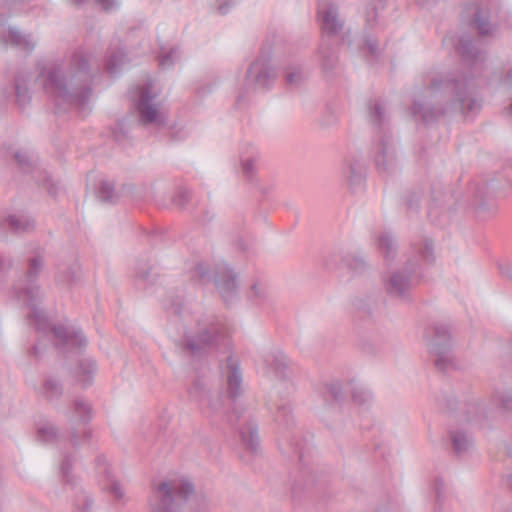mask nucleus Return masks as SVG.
<instances>
[{"label":"nucleus","instance_id":"obj_1","mask_svg":"<svg viewBox=\"0 0 512 512\" xmlns=\"http://www.w3.org/2000/svg\"><path fill=\"white\" fill-rule=\"evenodd\" d=\"M91 59L90 52L77 48L63 60L42 66L37 80L56 100L84 110L92 96Z\"/></svg>","mask_w":512,"mask_h":512},{"label":"nucleus","instance_id":"obj_2","mask_svg":"<svg viewBox=\"0 0 512 512\" xmlns=\"http://www.w3.org/2000/svg\"><path fill=\"white\" fill-rule=\"evenodd\" d=\"M481 108L474 78L452 72L447 77L433 76L424 91V102L415 100L412 113L424 122H430L449 111L459 110L462 114L475 113Z\"/></svg>","mask_w":512,"mask_h":512},{"label":"nucleus","instance_id":"obj_3","mask_svg":"<svg viewBox=\"0 0 512 512\" xmlns=\"http://www.w3.org/2000/svg\"><path fill=\"white\" fill-rule=\"evenodd\" d=\"M181 347L194 358L204 357L211 351L228 352L232 347L230 328L219 316L202 315L195 330L184 335Z\"/></svg>","mask_w":512,"mask_h":512},{"label":"nucleus","instance_id":"obj_4","mask_svg":"<svg viewBox=\"0 0 512 512\" xmlns=\"http://www.w3.org/2000/svg\"><path fill=\"white\" fill-rule=\"evenodd\" d=\"M189 501L193 512H210L207 496L195 492L194 485L188 479L163 481L153 488L150 499L151 512H180L183 503Z\"/></svg>","mask_w":512,"mask_h":512},{"label":"nucleus","instance_id":"obj_5","mask_svg":"<svg viewBox=\"0 0 512 512\" xmlns=\"http://www.w3.org/2000/svg\"><path fill=\"white\" fill-rule=\"evenodd\" d=\"M433 261V242L429 238H424L417 246H412V256L407 259L403 269L392 271L383 277L386 293L394 299L409 301L411 299L412 275L418 270L420 262L430 263Z\"/></svg>","mask_w":512,"mask_h":512},{"label":"nucleus","instance_id":"obj_6","mask_svg":"<svg viewBox=\"0 0 512 512\" xmlns=\"http://www.w3.org/2000/svg\"><path fill=\"white\" fill-rule=\"evenodd\" d=\"M43 258L37 255L29 260L28 270L25 274V283H19L15 286L16 297L30 307L29 321L37 331L45 332L48 329L47 318L43 310L38 307L37 302L41 298L39 286L35 284V279L42 271Z\"/></svg>","mask_w":512,"mask_h":512},{"label":"nucleus","instance_id":"obj_7","mask_svg":"<svg viewBox=\"0 0 512 512\" xmlns=\"http://www.w3.org/2000/svg\"><path fill=\"white\" fill-rule=\"evenodd\" d=\"M430 355L438 371L447 372L455 368L449 329L444 324H434L425 332Z\"/></svg>","mask_w":512,"mask_h":512},{"label":"nucleus","instance_id":"obj_8","mask_svg":"<svg viewBox=\"0 0 512 512\" xmlns=\"http://www.w3.org/2000/svg\"><path fill=\"white\" fill-rule=\"evenodd\" d=\"M157 93L152 92V83L148 82L139 89V99L136 102V109L139 113V120L142 124H165V116L159 112L155 100Z\"/></svg>","mask_w":512,"mask_h":512},{"label":"nucleus","instance_id":"obj_9","mask_svg":"<svg viewBox=\"0 0 512 512\" xmlns=\"http://www.w3.org/2000/svg\"><path fill=\"white\" fill-rule=\"evenodd\" d=\"M471 25L480 36H493L499 28V7L489 2L473 7Z\"/></svg>","mask_w":512,"mask_h":512},{"label":"nucleus","instance_id":"obj_10","mask_svg":"<svg viewBox=\"0 0 512 512\" xmlns=\"http://www.w3.org/2000/svg\"><path fill=\"white\" fill-rule=\"evenodd\" d=\"M318 20L322 38L331 39L339 35L345 27V20L341 17L336 3L324 0L318 5Z\"/></svg>","mask_w":512,"mask_h":512},{"label":"nucleus","instance_id":"obj_11","mask_svg":"<svg viewBox=\"0 0 512 512\" xmlns=\"http://www.w3.org/2000/svg\"><path fill=\"white\" fill-rule=\"evenodd\" d=\"M276 73L270 65V57L261 54L248 68L246 88L248 90L264 89L275 79Z\"/></svg>","mask_w":512,"mask_h":512},{"label":"nucleus","instance_id":"obj_12","mask_svg":"<svg viewBox=\"0 0 512 512\" xmlns=\"http://www.w3.org/2000/svg\"><path fill=\"white\" fill-rule=\"evenodd\" d=\"M457 51L464 62L471 67V72L475 76H482L487 68L484 53L476 48L473 40L469 36H462L459 39Z\"/></svg>","mask_w":512,"mask_h":512},{"label":"nucleus","instance_id":"obj_13","mask_svg":"<svg viewBox=\"0 0 512 512\" xmlns=\"http://www.w3.org/2000/svg\"><path fill=\"white\" fill-rule=\"evenodd\" d=\"M236 274L225 263L216 265L214 272V283L222 299L228 303L237 294Z\"/></svg>","mask_w":512,"mask_h":512},{"label":"nucleus","instance_id":"obj_14","mask_svg":"<svg viewBox=\"0 0 512 512\" xmlns=\"http://www.w3.org/2000/svg\"><path fill=\"white\" fill-rule=\"evenodd\" d=\"M343 175L352 192L360 190L365 181V167L362 158L354 154L347 156L343 161Z\"/></svg>","mask_w":512,"mask_h":512},{"label":"nucleus","instance_id":"obj_15","mask_svg":"<svg viewBox=\"0 0 512 512\" xmlns=\"http://www.w3.org/2000/svg\"><path fill=\"white\" fill-rule=\"evenodd\" d=\"M51 330L56 339V347L63 352L71 349H81L86 346L87 341L81 331L61 325L54 326Z\"/></svg>","mask_w":512,"mask_h":512},{"label":"nucleus","instance_id":"obj_16","mask_svg":"<svg viewBox=\"0 0 512 512\" xmlns=\"http://www.w3.org/2000/svg\"><path fill=\"white\" fill-rule=\"evenodd\" d=\"M267 367L275 377L279 380L280 386H283L286 395H289L293 390V383L290 380L288 373V364L282 354H272L265 359Z\"/></svg>","mask_w":512,"mask_h":512},{"label":"nucleus","instance_id":"obj_17","mask_svg":"<svg viewBox=\"0 0 512 512\" xmlns=\"http://www.w3.org/2000/svg\"><path fill=\"white\" fill-rule=\"evenodd\" d=\"M375 162L379 170L388 171L396 164L395 148L390 135L385 132L379 137Z\"/></svg>","mask_w":512,"mask_h":512},{"label":"nucleus","instance_id":"obj_18","mask_svg":"<svg viewBox=\"0 0 512 512\" xmlns=\"http://www.w3.org/2000/svg\"><path fill=\"white\" fill-rule=\"evenodd\" d=\"M223 373L227 379L229 396L232 400H235L242 393V373L238 359L232 355L228 356Z\"/></svg>","mask_w":512,"mask_h":512},{"label":"nucleus","instance_id":"obj_19","mask_svg":"<svg viewBox=\"0 0 512 512\" xmlns=\"http://www.w3.org/2000/svg\"><path fill=\"white\" fill-rule=\"evenodd\" d=\"M339 48L331 39L321 38L318 49L319 61L325 72H331L338 64Z\"/></svg>","mask_w":512,"mask_h":512},{"label":"nucleus","instance_id":"obj_20","mask_svg":"<svg viewBox=\"0 0 512 512\" xmlns=\"http://www.w3.org/2000/svg\"><path fill=\"white\" fill-rule=\"evenodd\" d=\"M3 42L28 53L33 51L36 46V41L31 34H24L14 27L8 29L7 35L3 37Z\"/></svg>","mask_w":512,"mask_h":512},{"label":"nucleus","instance_id":"obj_21","mask_svg":"<svg viewBox=\"0 0 512 512\" xmlns=\"http://www.w3.org/2000/svg\"><path fill=\"white\" fill-rule=\"evenodd\" d=\"M449 437L452 451L457 457L466 455L473 447V438L465 430H450Z\"/></svg>","mask_w":512,"mask_h":512},{"label":"nucleus","instance_id":"obj_22","mask_svg":"<svg viewBox=\"0 0 512 512\" xmlns=\"http://www.w3.org/2000/svg\"><path fill=\"white\" fill-rule=\"evenodd\" d=\"M64 393L63 384L54 376H47L38 388V394L48 402L58 401Z\"/></svg>","mask_w":512,"mask_h":512},{"label":"nucleus","instance_id":"obj_23","mask_svg":"<svg viewBox=\"0 0 512 512\" xmlns=\"http://www.w3.org/2000/svg\"><path fill=\"white\" fill-rule=\"evenodd\" d=\"M30 75L26 72H20L15 76L14 80V93L16 103L19 107H25L31 100L28 83Z\"/></svg>","mask_w":512,"mask_h":512},{"label":"nucleus","instance_id":"obj_24","mask_svg":"<svg viewBox=\"0 0 512 512\" xmlns=\"http://www.w3.org/2000/svg\"><path fill=\"white\" fill-rule=\"evenodd\" d=\"M76 461V453L75 452H62V458L59 464V472L61 476V480L64 484L74 486L76 485L77 478L73 474V465Z\"/></svg>","mask_w":512,"mask_h":512},{"label":"nucleus","instance_id":"obj_25","mask_svg":"<svg viewBox=\"0 0 512 512\" xmlns=\"http://www.w3.org/2000/svg\"><path fill=\"white\" fill-rule=\"evenodd\" d=\"M355 312L361 317L372 318L378 307L377 299L372 295L357 296L352 300Z\"/></svg>","mask_w":512,"mask_h":512},{"label":"nucleus","instance_id":"obj_26","mask_svg":"<svg viewBox=\"0 0 512 512\" xmlns=\"http://www.w3.org/2000/svg\"><path fill=\"white\" fill-rule=\"evenodd\" d=\"M240 436L244 447L252 453L260 449L257 425L253 421H247L244 428L240 430Z\"/></svg>","mask_w":512,"mask_h":512},{"label":"nucleus","instance_id":"obj_27","mask_svg":"<svg viewBox=\"0 0 512 512\" xmlns=\"http://www.w3.org/2000/svg\"><path fill=\"white\" fill-rule=\"evenodd\" d=\"M2 225H7L12 232L20 234L32 231L35 228V221L24 215H9L3 220Z\"/></svg>","mask_w":512,"mask_h":512},{"label":"nucleus","instance_id":"obj_28","mask_svg":"<svg viewBox=\"0 0 512 512\" xmlns=\"http://www.w3.org/2000/svg\"><path fill=\"white\" fill-rule=\"evenodd\" d=\"M459 414L462 420L473 422L481 419L485 415V409L478 400H472L461 404Z\"/></svg>","mask_w":512,"mask_h":512},{"label":"nucleus","instance_id":"obj_29","mask_svg":"<svg viewBox=\"0 0 512 512\" xmlns=\"http://www.w3.org/2000/svg\"><path fill=\"white\" fill-rule=\"evenodd\" d=\"M81 278V268L80 265L76 262L71 265L63 266L59 269L57 274V281L64 285L71 286L80 281Z\"/></svg>","mask_w":512,"mask_h":512},{"label":"nucleus","instance_id":"obj_30","mask_svg":"<svg viewBox=\"0 0 512 512\" xmlns=\"http://www.w3.org/2000/svg\"><path fill=\"white\" fill-rule=\"evenodd\" d=\"M92 437V430L87 425L81 428L71 426L67 431V441L73 448H78L82 443L88 442Z\"/></svg>","mask_w":512,"mask_h":512},{"label":"nucleus","instance_id":"obj_31","mask_svg":"<svg viewBox=\"0 0 512 512\" xmlns=\"http://www.w3.org/2000/svg\"><path fill=\"white\" fill-rule=\"evenodd\" d=\"M73 412L78 418L79 425H88L92 418V406L82 398L74 400Z\"/></svg>","mask_w":512,"mask_h":512},{"label":"nucleus","instance_id":"obj_32","mask_svg":"<svg viewBox=\"0 0 512 512\" xmlns=\"http://www.w3.org/2000/svg\"><path fill=\"white\" fill-rule=\"evenodd\" d=\"M378 248L386 260L391 261L395 258L397 245L388 232H384L379 236Z\"/></svg>","mask_w":512,"mask_h":512},{"label":"nucleus","instance_id":"obj_33","mask_svg":"<svg viewBox=\"0 0 512 512\" xmlns=\"http://www.w3.org/2000/svg\"><path fill=\"white\" fill-rule=\"evenodd\" d=\"M105 476L107 483L105 489L113 495L114 499L118 502L124 503L126 501L125 490L121 483L114 477L108 469H105Z\"/></svg>","mask_w":512,"mask_h":512},{"label":"nucleus","instance_id":"obj_34","mask_svg":"<svg viewBox=\"0 0 512 512\" xmlns=\"http://www.w3.org/2000/svg\"><path fill=\"white\" fill-rule=\"evenodd\" d=\"M95 369L96 364L90 359L82 360L79 363L77 378L83 387H87L92 384Z\"/></svg>","mask_w":512,"mask_h":512},{"label":"nucleus","instance_id":"obj_35","mask_svg":"<svg viewBox=\"0 0 512 512\" xmlns=\"http://www.w3.org/2000/svg\"><path fill=\"white\" fill-rule=\"evenodd\" d=\"M383 9V4L379 2H371L366 7L365 22L366 29H373L379 24V11Z\"/></svg>","mask_w":512,"mask_h":512},{"label":"nucleus","instance_id":"obj_36","mask_svg":"<svg viewBox=\"0 0 512 512\" xmlns=\"http://www.w3.org/2000/svg\"><path fill=\"white\" fill-rule=\"evenodd\" d=\"M125 53L122 49L112 50L109 52L106 69L110 74H116L125 61Z\"/></svg>","mask_w":512,"mask_h":512},{"label":"nucleus","instance_id":"obj_37","mask_svg":"<svg viewBox=\"0 0 512 512\" xmlns=\"http://www.w3.org/2000/svg\"><path fill=\"white\" fill-rule=\"evenodd\" d=\"M37 435L40 441L44 443H53L58 440L60 433L54 424L46 423L38 428Z\"/></svg>","mask_w":512,"mask_h":512},{"label":"nucleus","instance_id":"obj_38","mask_svg":"<svg viewBox=\"0 0 512 512\" xmlns=\"http://www.w3.org/2000/svg\"><path fill=\"white\" fill-rule=\"evenodd\" d=\"M98 197L105 203H114L118 198L117 193L114 190V185L107 181H103L101 183Z\"/></svg>","mask_w":512,"mask_h":512},{"label":"nucleus","instance_id":"obj_39","mask_svg":"<svg viewBox=\"0 0 512 512\" xmlns=\"http://www.w3.org/2000/svg\"><path fill=\"white\" fill-rule=\"evenodd\" d=\"M275 421L285 427H289L292 424L293 417L288 403H282L277 407Z\"/></svg>","mask_w":512,"mask_h":512},{"label":"nucleus","instance_id":"obj_40","mask_svg":"<svg viewBox=\"0 0 512 512\" xmlns=\"http://www.w3.org/2000/svg\"><path fill=\"white\" fill-rule=\"evenodd\" d=\"M14 158L19 166V168L24 173H30L34 170L36 161L29 157L26 152L16 151L14 153Z\"/></svg>","mask_w":512,"mask_h":512},{"label":"nucleus","instance_id":"obj_41","mask_svg":"<svg viewBox=\"0 0 512 512\" xmlns=\"http://www.w3.org/2000/svg\"><path fill=\"white\" fill-rule=\"evenodd\" d=\"M370 120L371 122L381 128L382 125L384 124L385 122V110L384 108L382 107V105L378 102V101H375L373 103V105L370 107Z\"/></svg>","mask_w":512,"mask_h":512},{"label":"nucleus","instance_id":"obj_42","mask_svg":"<svg viewBox=\"0 0 512 512\" xmlns=\"http://www.w3.org/2000/svg\"><path fill=\"white\" fill-rule=\"evenodd\" d=\"M361 48L366 49L374 58H377L380 55L378 40L370 34H365L363 36V44Z\"/></svg>","mask_w":512,"mask_h":512},{"label":"nucleus","instance_id":"obj_43","mask_svg":"<svg viewBox=\"0 0 512 512\" xmlns=\"http://www.w3.org/2000/svg\"><path fill=\"white\" fill-rule=\"evenodd\" d=\"M327 394L337 403L344 400L342 386L338 381H332L325 384Z\"/></svg>","mask_w":512,"mask_h":512},{"label":"nucleus","instance_id":"obj_44","mask_svg":"<svg viewBox=\"0 0 512 512\" xmlns=\"http://www.w3.org/2000/svg\"><path fill=\"white\" fill-rule=\"evenodd\" d=\"M497 404L506 412H512V394L498 393L494 396Z\"/></svg>","mask_w":512,"mask_h":512},{"label":"nucleus","instance_id":"obj_45","mask_svg":"<svg viewBox=\"0 0 512 512\" xmlns=\"http://www.w3.org/2000/svg\"><path fill=\"white\" fill-rule=\"evenodd\" d=\"M370 394L362 387H355L352 390V400L354 403L364 405L369 402Z\"/></svg>","mask_w":512,"mask_h":512},{"label":"nucleus","instance_id":"obj_46","mask_svg":"<svg viewBox=\"0 0 512 512\" xmlns=\"http://www.w3.org/2000/svg\"><path fill=\"white\" fill-rule=\"evenodd\" d=\"M77 506L82 512L93 511V499L86 493H82L77 499Z\"/></svg>","mask_w":512,"mask_h":512},{"label":"nucleus","instance_id":"obj_47","mask_svg":"<svg viewBox=\"0 0 512 512\" xmlns=\"http://www.w3.org/2000/svg\"><path fill=\"white\" fill-rule=\"evenodd\" d=\"M189 199H190V191L187 190L186 188H181L177 192V195L173 198V202L175 205H177L179 207H184L185 204L189 201Z\"/></svg>","mask_w":512,"mask_h":512},{"label":"nucleus","instance_id":"obj_48","mask_svg":"<svg viewBox=\"0 0 512 512\" xmlns=\"http://www.w3.org/2000/svg\"><path fill=\"white\" fill-rule=\"evenodd\" d=\"M242 172L247 180L252 181L255 173V162L252 159L243 161Z\"/></svg>","mask_w":512,"mask_h":512},{"label":"nucleus","instance_id":"obj_49","mask_svg":"<svg viewBox=\"0 0 512 512\" xmlns=\"http://www.w3.org/2000/svg\"><path fill=\"white\" fill-rule=\"evenodd\" d=\"M31 0H1L0 8H7L8 10H17L20 6L25 5Z\"/></svg>","mask_w":512,"mask_h":512},{"label":"nucleus","instance_id":"obj_50","mask_svg":"<svg viewBox=\"0 0 512 512\" xmlns=\"http://www.w3.org/2000/svg\"><path fill=\"white\" fill-rule=\"evenodd\" d=\"M44 185L46 186V189L48 193L55 197L59 191V187L57 184L52 180L51 176L46 173L44 178Z\"/></svg>","mask_w":512,"mask_h":512},{"label":"nucleus","instance_id":"obj_51","mask_svg":"<svg viewBox=\"0 0 512 512\" xmlns=\"http://www.w3.org/2000/svg\"><path fill=\"white\" fill-rule=\"evenodd\" d=\"M176 53H177V48H173L169 51V53L162 55L159 60L160 66L168 67V66L172 65V63H173L172 57Z\"/></svg>","mask_w":512,"mask_h":512},{"label":"nucleus","instance_id":"obj_52","mask_svg":"<svg viewBox=\"0 0 512 512\" xmlns=\"http://www.w3.org/2000/svg\"><path fill=\"white\" fill-rule=\"evenodd\" d=\"M104 11H111L118 7V0H95Z\"/></svg>","mask_w":512,"mask_h":512},{"label":"nucleus","instance_id":"obj_53","mask_svg":"<svg viewBox=\"0 0 512 512\" xmlns=\"http://www.w3.org/2000/svg\"><path fill=\"white\" fill-rule=\"evenodd\" d=\"M420 195L418 193H411L406 200L407 208L410 210H416L418 208Z\"/></svg>","mask_w":512,"mask_h":512},{"label":"nucleus","instance_id":"obj_54","mask_svg":"<svg viewBox=\"0 0 512 512\" xmlns=\"http://www.w3.org/2000/svg\"><path fill=\"white\" fill-rule=\"evenodd\" d=\"M249 297L251 299H263L265 297V291L257 284H254L249 292Z\"/></svg>","mask_w":512,"mask_h":512},{"label":"nucleus","instance_id":"obj_55","mask_svg":"<svg viewBox=\"0 0 512 512\" xmlns=\"http://www.w3.org/2000/svg\"><path fill=\"white\" fill-rule=\"evenodd\" d=\"M349 265L352 269L360 272L366 267V262L361 257H355L352 259Z\"/></svg>","mask_w":512,"mask_h":512},{"label":"nucleus","instance_id":"obj_56","mask_svg":"<svg viewBox=\"0 0 512 512\" xmlns=\"http://www.w3.org/2000/svg\"><path fill=\"white\" fill-rule=\"evenodd\" d=\"M302 79V75L299 71H293L287 74L286 80L289 84H298Z\"/></svg>","mask_w":512,"mask_h":512},{"label":"nucleus","instance_id":"obj_57","mask_svg":"<svg viewBox=\"0 0 512 512\" xmlns=\"http://www.w3.org/2000/svg\"><path fill=\"white\" fill-rule=\"evenodd\" d=\"M195 272H196V275L197 277L200 279V280H204L208 277V269L207 267L200 263L198 264L196 267H195Z\"/></svg>","mask_w":512,"mask_h":512},{"label":"nucleus","instance_id":"obj_58","mask_svg":"<svg viewBox=\"0 0 512 512\" xmlns=\"http://www.w3.org/2000/svg\"><path fill=\"white\" fill-rule=\"evenodd\" d=\"M209 407L213 411H217L222 406V397L220 395H215V399L209 398Z\"/></svg>","mask_w":512,"mask_h":512},{"label":"nucleus","instance_id":"obj_59","mask_svg":"<svg viewBox=\"0 0 512 512\" xmlns=\"http://www.w3.org/2000/svg\"><path fill=\"white\" fill-rule=\"evenodd\" d=\"M12 266V261L4 257H0V272L8 270Z\"/></svg>","mask_w":512,"mask_h":512},{"label":"nucleus","instance_id":"obj_60","mask_svg":"<svg viewBox=\"0 0 512 512\" xmlns=\"http://www.w3.org/2000/svg\"><path fill=\"white\" fill-rule=\"evenodd\" d=\"M500 82L504 85H511L512 84V66L508 69L505 76L500 79Z\"/></svg>","mask_w":512,"mask_h":512},{"label":"nucleus","instance_id":"obj_61","mask_svg":"<svg viewBox=\"0 0 512 512\" xmlns=\"http://www.w3.org/2000/svg\"><path fill=\"white\" fill-rule=\"evenodd\" d=\"M457 404H458V402H457V400H456V398L454 396L447 397V399H446V408L448 410H451V411L454 410Z\"/></svg>","mask_w":512,"mask_h":512},{"label":"nucleus","instance_id":"obj_62","mask_svg":"<svg viewBox=\"0 0 512 512\" xmlns=\"http://www.w3.org/2000/svg\"><path fill=\"white\" fill-rule=\"evenodd\" d=\"M150 268L138 270L137 277L143 281H147L150 275Z\"/></svg>","mask_w":512,"mask_h":512},{"label":"nucleus","instance_id":"obj_63","mask_svg":"<svg viewBox=\"0 0 512 512\" xmlns=\"http://www.w3.org/2000/svg\"><path fill=\"white\" fill-rule=\"evenodd\" d=\"M442 489H443V483L441 481L437 480L435 482V491H436V496L438 499L441 496Z\"/></svg>","mask_w":512,"mask_h":512},{"label":"nucleus","instance_id":"obj_64","mask_svg":"<svg viewBox=\"0 0 512 512\" xmlns=\"http://www.w3.org/2000/svg\"><path fill=\"white\" fill-rule=\"evenodd\" d=\"M227 7H228V2L227 1H224L223 3H220L218 5V11L219 13L221 14H225L226 11H227Z\"/></svg>","mask_w":512,"mask_h":512}]
</instances>
